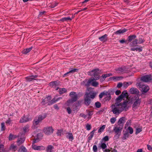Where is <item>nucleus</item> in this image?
I'll return each instance as SVG.
<instances>
[{
  "label": "nucleus",
  "mask_w": 152,
  "mask_h": 152,
  "mask_svg": "<svg viewBox=\"0 0 152 152\" xmlns=\"http://www.w3.org/2000/svg\"><path fill=\"white\" fill-rule=\"evenodd\" d=\"M128 103V102L127 101L121 103L115 102L111 106V111L113 114L118 115L123 111L127 110Z\"/></svg>",
  "instance_id": "1"
},
{
  "label": "nucleus",
  "mask_w": 152,
  "mask_h": 152,
  "mask_svg": "<svg viewBox=\"0 0 152 152\" xmlns=\"http://www.w3.org/2000/svg\"><path fill=\"white\" fill-rule=\"evenodd\" d=\"M125 118L122 117L120 118L118 122V125L114 127L113 131L114 132L115 135V137H116L118 138L121 134L122 129L123 127L124 124L125 122Z\"/></svg>",
  "instance_id": "2"
},
{
  "label": "nucleus",
  "mask_w": 152,
  "mask_h": 152,
  "mask_svg": "<svg viewBox=\"0 0 152 152\" xmlns=\"http://www.w3.org/2000/svg\"><path fill=\"white\" fill-rule=\"evenodd\" d=\"M101 71L98 68H96L92 69L88 72L89 75L91 76H93L94 77L93 79L91 78L88 81L86 84H85L86 86H89L90 84L94 80H98L100 79V76L99 75Z\"/></svg>",
  "instance_id": "3"
},
{
  "label": "nucleus",
  "mask_w": 152,
  "mask_h": 152,
  "mask_svg": "<svg viewBox=\"0 0 152 152\" xmlns=\"http://www.w3.org/2000/svg\"><path fill=\"white\" fill-rule=\"evenodd\" d=\"M96 95L95 93L94 92L86 93L84 97V103L87 106H88L91 102L90 98L94 99Z\"/></svg>",
  "instance_id": "4"
},
{
  "label": "nucleus",
  "mask_w": 152,
  "mask_h": 152,
  "mask_svg": "<svg viewBox=\"0 0 152 152\" xmlns=\"http://www.w3.org/2000/svg\"><path fill=\"white\" fill-rule=\"evenodd\" d=\"M47 116V114L45 113L43 115H39L36 117L33 121V125L32 126L33 129H35L37 128L36 126L41 122Z\"/></svg>",
  "instance_id": "5"
},
{
  "label": "nucleus",
  "mask_w": 152,
  "mask_h": 152,
  "mask_svg": "<svg viewBox=\"0 0 152 152\" xmlns=\"http://www.w3.org/2000/svg\"><path fill=\"white\" fill-rule=\"evenodd\" d=\"M71 99L68 100L65 105L66 106H69L71 104L76 101L78 99L77 95L76 93L74 91L71 92L69 94Z\"/></svg>",
  "instance_id": "6"
},
{
  "label": "nucleus",
  "mask_w": 152,
  "mask_h": 152,
  "mask_svg": "<svg viewBox=\"0 0 152 152\" xmlns=\"http://www.w3.org/2000/svg\"><path fill=\"white\" fill-rule=\"evenodd\" d=\"M134 100L133 104L132 107L133 108L136 109L140 104L141 99L140 98V95H138L135 96L134 97Z\"/></svg>",
  "instance_id": "7"
},
{
  "label": "nucleus",
  "mask_w": 152,
  "mask_h": 152,
  "mask_svg": "<svg viewBox=\"0 0 152 152\" xmlns=\"http://www.w3.org/2000/svg\"><path fill=\"white\" fill-rule=\"evenodd\" d=\"M138 86H139L140 90L144 94L147 93L149 89V87L147 85L142 84L141 83H138Z\"/></svg>",
  "instance_id": "8"
},
{
  "label": "nucleus",
  "mask_w": 152,
  "mask_h": 152,
  "mask_svg": "<svg viewBox=\"0 0 152 152\" xmlns=\"http://www.w3.org/2000/svg\"><path fill=\"white\" fill-rule=\"evenodd\" d=\"M38 138H36L32 141V148L33 149L36 150H44L45 149V147L43 146H37L34 144L38 142Z\"/></svg>",
  "instance_id": "9"
},
{
  "label": "nucleus",
  "mask_w": 152,
  "mask_h": 152,
  "mask_svg": "<svg viewBox=\"0 0 152 152\" xmlns=\"http://www.w3.org/2000/svg\"><path fill=\"white\" fill-rule=\"evenodd\" d=\"M54 129L51 126H47L44 128L43 131L44 132L46 135H49L53 133Z\"/></svg>",
  "instance_id": "10"
},
{
  "label": "nucleus",
  "mask_w": 152,
  "mask_h": 152,
  "mask_svg": "<svg viewBox=\"0 0 152 152\" xmlns=\"http://www.w3.org/2000/svg\"><path fill=\"white\" fill-rule=\"evenodd\" d=\"M51 99V97L50 96H46L45 98L42 99L41 104L42 105H45L47 104L49 105V103L50 102Z\"/></svg>",
  "instance_id": "11"
},
{
  "label": "nucleus",
  "mask_w": 152,
  "mask_h": 152,
  "mask_svg": "<svg viewBox=\"0 0 152 152\" xmlns=\"http://www.w3.org/2000/svg\"><path fill=\"white\" fill-rule=\"evenodd\" d=\"M32 118H30L28 115H24L21 118L19 121L20 123H25L31 121Z\"/></svg>",
  "instance_id": "12"
},
{
  "label": "nucleus",
  "mask_w": 152,
  "mask_h": 152,
  "mask_svg": "<svg viewBox=\"0 0 152 152\" xmlns=\"http://www.w3.org/2000/svg\"><path fill=\"white\" fill-rule=\"evenodd\" d=\"M127 94L126 91H124L116 99V102H119L121 101L122 99L126 96V94Z\"/></svg>",
  "instance_id": "13"
},
{
  "label": "nucleus",
  "mask_w": 152,
  "mask_h": 152,
  "mask_svg": "<svg viewBox=\"0 0 152 152\" xmlns=\"http://www.w3.org/2000/svg\"><path fill=\"white\" fill-rule=\"evenodd\" d=\"M140 80L142 81L145 82H149L152 80L151 76L149 75H145L141 77Z\"/></svg>",
  "instance_id": "14"
},
{
  "label": "nucleus",
  "mask_w": 152,
  "mask_h": 152,
  "mask_svg": "<svg viewBox=\"0 0 152 152\" xmlns=\"http://www.w3.org/2000/svg\"><path fill=\"white\" fill-rule=\"evenodd\" d=\"M60 82L59 81L56 80L50 82L49 84V85L51 87L55 88H56L57 86H59L60 85Z\"/></svg>",
  "instance_id": "15"
},
{
  "label": "nucleus",
  "mask_w": 152,
  "mask_h": 152,
  "mask_svg": "<svg viewBox=\"0 0 152 152\" xmlns=\"http://www.w3.org/2000/svg\"><path fill=\"white\" fill-rule=\"evenodd\" d=\"M37 75H32L29 76H28L25 78L27 82H31L34 80H35V78L38 77Z\"/></svg>",
  "instance_id": "16"
},
{
  "label": "nucleus",
  "mask_w": 152,
  "mask_h": 152,
  "mask_svg": "<svg viewBox=\"0 0 152 152\" xmlns=\"http://www.w3.org/2000/svg\"><path fill=\"white\" fill-rule=\"evenodd\" d=\"M66 137L71 141H72L74 139L73 134L71 132L66 133Z\"/></svg>",
  "instance_id": "17"
},
{
  "label": "nucleus",
  "mask_w": 152,
  "mask_h": 152,
  "mask_svg": "<svg viewBox=\"0 0 152 152\" xmlns=\"http://www.w3.org/2000/svg\"><path fill=\"white\" fill-rule=\"evenodd\" d=\"M107 34H105L104 35L100 37L99 38V39L101 42H104L107 41Z\"/></svg>",
  "instance_id": "18"
},
{
  "label": "nucleus",
  "mask_w": 152,
  "mask_h": 152,
  "mask_svg": "<svg viewBox=\"0 0 152 152\" xmlns=\"http://www.w3.org/2000/svg\"><path fill=\"white\" fill-rule=\"evenodd\" d=\"M126 68L124 66H122L118 68L116 71L119 73H123L125 72Z\"/></svg>",
  "instance_id": "19"
},
{
  "label": "nucleus",
  "mask_w": 152,
  "mask_h": 152,
  "mask_svg": "<svg viewBox=\"0 0 152 152\" xmlns=\"http://www.w3.org/2000/svg\"><path fill=\"white\" fill-rule=\"evenodd\" d=\"M123 78L122 76H113L109 78L110 80H114L115 81H119Z\"/></svg>",
  "instance_id": "20"
},
{
  "label": "nucleus",
  "mask_w": 152,
  "mask_h": 152,
  "mask_svg": "<svg viewBox=\"0 0 152 152\" xmlns=\"http://www.w3.org/2000/svg\"><path fill=\"white\" fill-rule=\"evenodd\" d=\"M138 44H139L138 42V39H136L131 42L129 43V45L130 47H134L137 46Z\"/></svg>",
  "instance_id": "21"
},
{
  "label": "nucleus",
  "mask_w": 152,
  "mask_h": 152,
  "mask_svg": "<svg viewBox=\"0 0 152 152\" xmlns=\"http://www.w3.org/2000/svg\"><path fill=\"white\" fill-rule=\"evenodd\" d=\"M96 130L95 129H94L88 135V141L89 142L91 140L93 137L94 136L95 132Z\"/></svg>",
  "instance_id": "22"
},
{
  "label": "nucleus",
  "mask_w": 152,
  "mask_h": 152,
  "mask_svg": "<svg viewBox=\"0 0 152 152\" xmlns=\"http://www.w3.org/2000/svg\"><path fill=\"white\" fill-rule=\"evenodd\" d=\"M58 4V2L53 1L49 3L48 6L51 8H53L56 6Z\"/></svg>",
  "instance_id": "23"
},
{
  "label": "nucleus",
  "mask_w": 152,
  "mask_h": 152,
  "mask_svg": "<svg viewBox=\"0 0 152 152\" xmlns=\"http://www.w3.org/2000/svg\"><path fill=\"white\" fill-rule=\"evenodd\" d=\"M127 31V30L126 29L124 28L123 29H121L116 31L114 32V33L115 34L118 35L125 33Z\"/></svg>",
  "instance_id": "24"
},
{
  "label": "nucleus",
  "mask_w": 152,
  "mask_h": 152,
  "mask_svg": "<svg viewBox=\"0 0 152 152\" xmlns=\"http://www.w3.org/2000/svg\"><path fill=\"white\" fill-rule=\"evenodd\" d=\"M130 50L131 51H138L139 52H141L142 51V47H132L131 48Z\"/></svg>",
  "instance_id": "25"
},
{
  "label": "nucleus",
  "mask_w": 152,
  "mask_h": 152,
  "mask_svg": "<svg viewBox=\"0 0 152 152\" xmlns=\"http://www.w3.org/2000/svg\"><path fill=\"white\" fill-rule=\"evenodd\" d=\"M136 37V35H132L129 36L127 38L129 42H131L132 40Z\"/></svg>",
  "instance_id": "26"
},
{
  "label": "nucleus",
  "mask_w": 152,
  "mask_h": 152,
  "mask_svg": "<svg viewBox=\"0 0 152 152\" xmlns=\"http://www.w3.org/2000/svg\"><path fill=\"white\" fill-rule=\"evenodd\" d=\"M59 98L56 99L55 98H53L52 100H50V102L49 103V105H50L54 103H56V102L58 101V100H59Z\"/></svg>",
  "instance_id": "27"
},
{
  "label": "nucleus",
  "mask_w": 152,
  "mask_h": 152,
  "mask_svg": "<svg viewBox=\"0 0 152 152\" xmlns=\"http://www.w3.org/2000/svg\"><path fill=\"white\" fill-rule=\"evenodd\" d=\"M138 91V90L136 88H131L130 89L129 92L132 94H136Z\"/></svg>",
  "instance_id": "28"
},
{
  "label": "nucleus",
  "mask_w": 152,
  "mask_h": 152,
  "mask_svg": "<svg viewBox=\"0 0 152 152\" xmlns=\"http://www.w3.org/2000/svg\"><path fill=\"white\" fill-rule=\"evenodd\" d=\"M86 112L87 113L88 117V118L90 119L91 118L92 115L93 114V111H89L88 110H86Z\"/></svg>",
  "instance_id": "29"
},
{
  "label": "nucleus",
  "mask_w": 152,
  "mask_h": 152,
  "mask_svg": "<svg viewBox=\"0 0 152 152\" xmlns=\"http://www.w3.org/2000/svg\"><path fill=\"white\" fill-rule=\"evenodd\" d=\"M30 126L29 125L27 124L23 128L24 133L28 132L29 130Z\"/></svg>",
  "instance_id": "30"
},
{
  "label": "nucleus",
  "mask_w": 152,
  "mask_h": 152,
  "mask_svg": "<svg viewBox=\"0 0 152 152\" xmlns=\"http://www.w3.org/2000/svg\"><path fill=\"white\" fill-rule=\"evenodd\" d=\"M105 142L101 141V143L99 144V146L102 149H105L107 147Z\"/></svg>",
  "instance_id": "31"
},
{
  "label": "nucleus",
  "mask_w": 152,
  "mask_h": 152,
  "mask_svg": "<svg viewBox=\"0 0 152 152\" xmlns=\"http://www.w3.org/2000/svg\"><path fill=\"white\" fill-rule=\"evenodd\" d=\"M25 140L24 137H23V138H20L18 139L17 142L18 145H19L23 143L25 141Z\"/></svg>",
  "instance_id": "32"
},
{
  "label": "nucleus",
  "mask_w": 152,
  "mask_h": 152,
  "mask_svg": "<svg viewBox=\"0 0 152 152\" xmlns=\"http://www.w3.org/2000/svg\"><path fill=\"white\" fill-rule=\"evenodd\" d=\"M67 90L64 88H60L58 91L60 94H62L67 92Z\"/></svg>",
  "instance_id": "33"
},
{
  "label": "nucleus",
  "mask_w": 152,
  "mask_h": 152,
  "mask_svg": "<svg viewBox=\"0 0 152 152\" xmlns=\"http://www.w3.org/2000/svg\"><path fill=\"white\" fill-rule=\"evenodd\" d=\"M72 20V19L70 18V17H66L60 19V20L61 21H62L63 22L65 21H71Z\"/></svg>",
  "instance_id": "34"
},
{
  "label": "nucleus",
  "mask_w": 152,
  "mask_h": 152,
  "mask_svg": "<svg viewBox=\"0 0 152 152\" xmlns=\"http://www.w3.org/2000/svg\"><path fill=\"white\" fill-rule=\"evenodd\" d=\"M32 47L24 49L23 51V53L24 54H26L30 52L32 49Z\"/></svg>",
  "instance_id": "35"
},
{
  "label": "nucleus",
  "mask_w": 152,
  "mask_h": 152,
  "mask_svg": "<svg viewBox=\"0 0 152 152\" xmlns=\"http://www.w3.org/2000/svg\"><path fill=\"white\" fill-rule=\"evenodd\" d=\"M18 137V136L16 135H13L12 134H10L9 137V140H12L17 138Z\"/></svg>",
  "instance_id": "36"
},
{
  "label": "nucleus",
  "mask_w": 152,
  "mask_h": 152,
  "mask_svg": "<svg viewBox=\"0 0 152 152\" xmlns=\"http://www.w3.org/2000/svg\"><path fill=\"white\" fill-rule=\"evenodd\" d=\"M132 82L131 81L129 82H124L123 83V86L125 88H126L128 86L132 84Z\"/></svg>",
  "instance_id": "37"
},
{
  "label": "nucleus",
  "mask_w": 152,
  "mask_h": 152,
  "mask_svg": "<svg viewBox=\"0 0 152 152\" xmlns=\"http://www.w3.org/2000/svg\"><path fill=\"white\" fill-rule=\"evenodd\" d=\"M105 95L107 96L105 98V100L106 101H109L111 99V96L110 94L107 92Z\"/></svg>",
  "instance_id": "38"
},
{
  "label": "nucleus",
  "mask_w": 152,
  "mask_h": 152,
  "mask_svg": "<svg viewBox=\"0 0 152 152\" xmlns=\"http://www.w3.org/2000/svg\"><path fill=\"white\" fill-rule=\"evenodd\" d=\"M145 41V40L142 38V37L141 35L139 36V38L138 39V42L139 44H141L143 42H144Z\"/></svg>",
  "instance_id": "39"
},
{
  "label": "nucleus",
  "mask_w": 152,
  "mask_h": 152,
  "mask_svg": "<svg viewBox=\"0 0 152 152\" xmlns=\"http://www.w3.org/2000/svg\"><path fill=\"white\" fill-rule=\"evenodd\" d=\"M129 133L126 132L124 134L122 137V139L123 140H125L126 139V138H128L129 137Z\"/></svg>",
  "instance_id": "40"
},
{
  "label": "nucleus",
  "mask_w": 152,
  "mask_h": 152,
  "mask_svg": "<svg viewBox=\"0 0 152 152\" xmlns=\"http://www.w3.org/2000/svg\"><path fill=\"white\" fill-rule=\"evenodd\" d=\"M17 148L16 146L14 144H12L10 147V149L13 151H15Z\"/></svg>",
  "instance_id": "41"
},
{
  "label": "nucleus",
  "mask_w": 152,
  "mask_h": 152,
  "mask_svg": "<svg viewBox=\"0 0 152 152\" xmlns=\"http://www.w3.org/2000/svg\"><path fill=\"white\" fill-rule=\"evenodd\" d=\"M91 84V85L94 87H96L98 86L99 85V83L98 82H96V81H94V80L91 82V83L90 84Z\"/></svg>",
  "instance_id": "42"
},
{
  "label": "nucleus",
  "mask_w": 152,
  "mask_h": 152,
  "mask_svg": "<svg viewBox=\"0 0 152 152\" xmlns=\"http://www.w3.org/2000/svg\"><path fill=\"white\" fill-rule=\"evenodd\" d=\"M53 148V147L51 145H49L47 148L46 151L47 152H52V150Z\"/></svg>",
  "instance_id": "43"
},
{
  "label": "nucleus",
  "mask_w": 152,
  "mask_h": 152,
  "mask_svg": "<svg viewBox=\"0 0 152 152\" xmlns=\"http://www.w3.org/2000/svg\"><path fill=\"white\" fill-rule=\"evenodd\" d=\"M109 140V137L108 136H106L104 137L102 140V142H106L107 141Z\"/></svg>",
  "instance_id": "44"
},
{
  "label": "nucleus",
  "mask_w": 152,
  "mask_h": 152,
  "mask_svg": "<svg viewBox=\"0 0 152 152\" xmlns=\"http://www.w3.org/2000/svg\"><path fill=\"white\" fill-rule=\"evenodd\" d=\"M68 107H65V108L66 109V111L68 114H70L72 112L71 108L69 107V106H67Z\"/></svg>",
  "instance_id": "45"
},
{
  "label": "nucleus",
  "mask_w": 152,
  "mask_h": 152,
  "mask_svg": "<svg viewBox=\"0 0 152 152\" xmlns=\"http://www.w3.org/2000/svg\"><path fill=\"white\" fill-rule=\"evenodd\" d=\"M105 128V125H103L98 130V132L99 133H101L102 132L104 129Z\"/></svg>",
  "instance_id": "46"
},
{
  "label": "nucleus",
  "mask_w": 152,
  "mask_h": 152,
  "mask_svg": "<svg viewBox=\"0 0 152 152\" xmlns=\"http://www.w3.org/2000/svg\"><path fill=\"white\" fill-rule=\"evenodd\" d=\"M142 127L141 128H137L136 129V132H135V134H137L139 133H140V132H142Z\"/></svg>",
  "instance_id": "47"
},
{
  "label": "nucleus",
  "mask_w": 152,
  "mask_h": 152,
  "mask_svg": "<svg viewBox=\"0 0 152 152\" xmlns=\"http://www.w3.org/2000/svg\"><path fill=\"white\" fill-rule=\"evenodd\" d=\"M21 150V151L23 152H27V150L25 148V147L22 146L20 148V149L19 150Z\"/></svg>",
  "instance_id": "48"
},
{
  "label": "nucleus",
  "mask_w": 152,
  "mask_h": 152,
  "mask_svg": "<svg viewBox=\"0 0 152 152\" xmlns=\"http://www.w3.org/2000/svg\"><path fill=\"white\" fill-rule=\"evenodd\" d=\"M116 120V118L112 117L110 119V122L111 124H114Z\"/></svg>",
  "instance_id": "49"
},
{
  "label": "nucleus",
  "mask_w": 152,
  "mask_h": 152,
  "mask_svg": "<svg viewBox=\"0 0 152 152\" xmlns=\"http://www.w3.org/2000/svg\"><path fill=\"white\" fill-rule=\"evenodd\" d=\"M1 130L3 131H4L6 129L5 123H1Z\"/></svg>",
  "instance_id": "50"
},
{
  "label": "nucleus",
  "mask_w": 152,
  "mask_h": 152,
  "mask_svg": "<svg viewBox=\"0 0 152 152\" xmlns=\"http://www.w3.org/2000/svg\"><path fill=\"white\" fill-rule=\"evenodd\" d=\"M96 107L97 108H99L101 107V104L99 102H97L95 103Z\"/></svg>",
  "instance_id": "51"
},
{
  "label": "nucleus",
  "mask_w": 152,
  "mask_h": 152,
  "mask_svg": "<svg viewBox=\"0 0 152 152\" xmlns=\"http://www.w3.org/2000/svg\"><path fill=\"white\" fill-rule=\"evenodd\" d=\"M104 77L105 76H104V75H103L100 77V81L101 82H103L105 80L106 78Z\"/></svg>",
  "instance_id": "52"
},
{
  "label": "nucleus",
  "mask_w": 152,
  "mask_h": 152,
  "mask_svg": "<svg viewBox=\"0 0 152 152\" xmlns=\"http://www.w3.org/2000/svg\"><path fill=\"white\" fill-rule=\"evenodd\" d=\"M128 129L129 131V133L130 134H132L133 133V130L132 127L129 126L128 128Z\"/></svg>",
  "instance_id": "53"
},
{
  "label": "nucleus",
  "mask_w": 152,
  "mask_h": 152,
  "mask_svg": "<svg viewBox=\"0 0 152 152\" xmlns=\"http://www.w3.org/2000/svg\"><path fill=\"white\" fill-rule=\"evenodd\" d=\"M78 69H71L69 71V72L70 73H73L75 72H77L78 71Z\"/></svg>",
  "instance_id": "54"
},
{
  "label": "nucleus",
  "mask_w": 152,
  "mask_h": 152,
  "mask_svg": "<svg viewBox=\"0 0 152 152\" xmlns=\"http://www.w3.org/2000/svg\"><path fill=\"white\" fill-rule=\"evenodd\" d=\"M93 150L94 152H96L97 151V148L96 145H93Z\"/></svg>",
  "instance_id": "55"
},
{
  "label": "nucleus",
  "mask_w": 152,
  "mask_h": 152,
  "mask_svg": "<svg viewBox=\"0 0 152 152\" xmlns=\"http://www.w3.org/2000/svg\"><path fill=\"white\" fill-rule=\"evenodd\" d=\"M4 148V145L0 143V152H3V150Z\"/></svg>",
  "instance_id": "56"
},
{
  "label": "nucleus",
  "mask_w": 152,
  "mask_h": 152,
  "mask_svg": "<svg viewBox=\"0 0 152 152\" xmlns=\"http://www.w3.org/2000/svg\"><path fill=\"white\" fill-rule=\"evenodd\" d=\"M63 132L62 130H58L57 132V134L58 136H61L62 132Z\"/></svg>",
  "instance_id": "57"
},
{
  "label": "nucleus",
  "mask_w": 152,
  "mask_h": 152,
  "mask_svg": "<svg viewBox=\"0 0 152 152\" xmlns=\"http://www.w3.org/2000/svg\"><path fill=\"white\" fill-rule=\"evenodd\" d=\"M131 122H132V121L130 120H128L126 123V126H128L130 125L131 123Z\"/></svg>",
  "instance_id": "58"
},
{
  "label": "nucleus",
  "mask_w": 152,
  "mask_h": 152,
  "mask_svg": "<svg viewBox=\"0 0 152 152\" xmlns=\"http://www.w3.org/2000/svg\"><path fill=\"white\" fill-rule=\"evenodd\" d=\"M112 74L111 73L104 74V76H105L104 77H105V78L112 76Z\"/></svg>",
  "instance_id": "59"
},
{
  "label": "nucleus",
  "mask_w": 152,
  "mask_h": 152,
  "mask_svg": "<svg viewBox=\"0 0 152 152\" xmlns=\"http://www.w3.org/2000/svg\"><path fill=\"white\" fill-rule=\"evenodd\" d=\"M86 128L87 130H89L91 129V126L90 125L87 124L86 126Z\"/></svg>",
  "instance_id": "60"
},
{
  "label": "nucleus",
  "mask_w": 152,
  "mask_h": 152,
  "mask_svg": "<svg viewBox=\"0 0 152 152\" xmlns=\"http://www.w3.org/2000/svg\"><path fill=\"white\" fill-rule=\"evenodd\" d=\"M105 93L104 92L101 93L99 95V97L100 98H102L104 95H105Z\"/></svg>",
  "instance_id": "61"
},
{
  "label": "nucleus",
  "mask_w": 152,
  "mask_h": 152,
  "mask_svg": "<svg viewBox=\"0 0 152 152\" xmlns=\"http://www.w3.org/2000/svg\"><path fill=\"white\" fill-rule=\"evenodd\" d=\"M123 86V84L121 83H118L117 85V87L118 88H120Z\"/></svg>",
  "instance_id": "62"
},
{
  "label": "nucleus",
  "mask_w": 152,
  "mask_h": 152,
  "mask_svg": "<svg viewBox=\"0 0 152 152\" xmlns=\"http://www.w3.org/2000/svg\"><path fill=\"white\" fill-rule=\"evenodd\" d=\"M80 116L85 118H86L87 115L83 113H80Z\"/></svg>",
  "instance_id": "63"
},
{
  "label": "nucleus",
  "mask_w": 152,
  "mask_h": 152,
  "mask_svg": "<svg viewBox=\"0 0 152 152\" xmlns=\"http://www.w3.org/2000/svg\"><path fill=\"white\" fill-rule=\"evenodd\" d=\"M147 148L150 151H152V147L149 145H147Z\"/></svg>",
  "instance_id": "64"
}]
</instances>
